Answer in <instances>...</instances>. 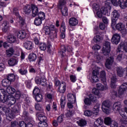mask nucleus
Listing matches in <instances>:
<instances>
[{
	"mask_svg": "<svg viewBox=\"0 0 127 127\" xmlns=\"http://www.w3.org/2000/svg\"><path fill=\"white\" fill-rule=\"evenodd\" d=\"M66 1L64 0H61L60 1L59 4L58 5V8H62V7H64V6H66Z\"/></svg>",
	"mask_w": 127,
	"mask_h": 127,
	"instance_id": "49530a36",
	"label": "nucleus"
},
{
	"mask_svg": "<svg viewBox=\"0 0 127 127\" xmlns=\"http://www.w3.org/2000/svg\"><path fill=\"white\" fill-rule=\"evenodd\" d=\"M102 39L103 38L102 37L99 35H96V36L94 37L93 41L94 42H96V43H98V42H100V41H101Z\"/></svg>",
	"mask_w": 127,
	"mask_h": 127,
	"instance_id": "37998d69",
	"label": "nucleus"
},
{
	"mask_svg": "<svg viewBox=\"0 0 127 127\" xmlns=\"http://www.w3.org/2000/svg\"><path fill=\"white\" fill-rule=\"evenodd\" d=\"M102 110L104 113L107 115L111 113V107H112V103L109 100H105L101 104Z\"/></svg>",
	"mask_w": 127,
	"mask_h": 127,
	"instance_id": "f03ea898",
	"label": "nucleus"
},
{
	"mask_svg": "<svg viewBox=\"0 0 127 127\" xmlns=\"http://www.w3.org/2000/svg\"><path fill=\"white\" fill-rule=\"evenodd\" d=\"M8 105H10V106H12V105H14L15 104V102H16V100L13 96H12L11 95H8Z\"/></svg>",
	"mask_w": 127,
	"mask_h": 127,
	"instance_id": "6ab92c4d",
	"label": "nucleus"
},
{
	"mask_svg": "<svg viewBox=\"0 0 127 127\" xmlns=\"http://www.w3.org/2000/svg\"><path fill=\"white\" fill-rule=\"evenodd\" d=\"M104 49H110L111 50V43L108 41H105L103 46Z\"/></svg>",
	"mask_w": 127,
	"mask_h": 127,
	"instance_id": "de8ad7c7",
	"label": "nucleus"
},
{
	"mask_svg": "<svg viewBox=\"0 0 127 127\" xmlns=\"http://www.w3.org/2000/svg\"><path fill=\"white\" fill-rule=\"evenodd\" d=\"M98 75H99V70L97 69H93L91 76V81L93 83L99 82V77H98Z\"/></svg>",
	"mask_w": 127,
	"mask_h": 127,
	"instance_id": "423d86ee",
	"label": "nucleus"
},
{
	"mask_svg": "<svg viewBox=\"0 0 127 127\" xmlns=\"http://www.w3.org/2000/svg\"><path fill=\"white\" fill-rule=\"evenodd\" d=\"M13 14H15L16 16L19 18V23L20 25V26L22 27L24 24H25V20L22 18V17L20 16L19 15V13H18V9L16 8H14L13 9Z\"/></svg>",
	"mask_w": 127,
	"mask_h": 127,
	"instance_id": "7ed1b4c3",
	"label": "nucleus"
},
{
	"mask_svg": "<svg viewBox=\"0 0 127 127\" xmlns=\"http://www.w3.org/2000/svg\"><path fill=\"white\" fill-rule=\"evenodd\" d=\"M3 99H2V102L3 103H5L7 102L8 103V96L6 95H3Z\"/></svg>",
	"mask_w": 127,
	"mask_h": 127,
	"instance_id": "e2e57ef3",
	"label": "nucleus"
},
{
	"mask_svg": "<svg viewBox=\"0 0 127 127\" xmlns=\"http://www.w3.org/2000/svg\"><path fill=\"white\" fill-rule=\"evenodd\" d=\"M42 19H40L39 18H36L34 21V24L35 25H37V26H38L42 23Z\"/></svg>",
	"mask_w": 127,
	"mask_h": 127,
	"instance_id": "09e8293b",
	"label": "nucleus"
},
{
	"mask_svg": "<svg viewBox=\"0 0 127 127\" xmlns=\"http://www.w3.org/2000/svg\"><path fill=\"white\" fill-rule=\"evenodd\" d=\"M67 99L70 103H75V102H76V96L72 94L69 93L67 94Z\"/></svg>",
	"mask_w": 127,
	"mask_h": 127,
	"instance_id": "a211bd4d",
	"label": "nucleus"
},
{
	"mask_svg": "<svg viewBox=\"0 0 127 127\" xmlns=\"http://www.w3.org/2000/svg\"><path fill=\"white\" fill-rule=\"evenodd\" d=\"M107 83L105 84V86L102 85L101 83H97L96 84V87L98 90H100L101 91H104V90H106V89H108V87H107Z\"/></svg>",
	"mask_w": 127,
	"mask_h": 127,
	"instance_id": "b1692460",
	"label": "nucleus"
},
{
	"mask_svg": "<svg viewBox=\"0 0 127 127\" xmlns=\"http://www.w3.org/2000/svg\"><path fill=\"white\" fill-rule=\"evenodd\" d=\"M113 63H114V57H110L106 60V62L105 64V66L106 68H107L108 69H110V68H111V65H112Z\"/></svg>",
	"mask_w": 127,
	"mask_h": 127,
	"instance_id": "f8f14e48",
	"label": "nucleus"
},
{
	"mask_svg": "<svg viewBox=\"0 0 127 127\" xmlns=\"http://www.w3.org/2000/svg\"><path fill=\"white\" fill-rule=\"evenodd\" d=\"M35 96V100L37 102H41L42 101V95L41 94H37Z\"/></svg>",
	"mask_w": 127,
	"mask_h": 127,
	"instance_id": "5fc2aeb1",
	"label": "nucleus"
},
{
	"mask_svg": "<svg viewBox=\"0 0 127 127\" xmlns=\"http://www.w3.org/2000/svg\"><path fill=\"white\" fill-rule=\"evenodd\" d=\"M112 119L109 117H107L104 119V123L107 126H110V125H112Z\"/></svg>",
	"mask_w": 127,
	"mask_h": 127,
	"instance_id": "79ce46f5",
	"label": "nucleus"
},
{
	"mask_svg": "<svg viewBox=\"0 0 127 127\" xmlns=\"http://www.w3.org/2000/svg\"><path fill=\"white\" fill-rule=\"evenodd\" d=\"M0 109H1L2 111L5 113V115H6V113L10 111L9 108L5 106H0Z\"/></svg>",
	"mask_w": 127,
	"mask_h": 127,
	"instance_id": "6e6d98bb",
	"label": "nucleus"
},
{
	"mask_svg": "<svg viewBox=\"0 0 127 127\" xmlns=\"http://www.w3.org/2000/svg\"><path fill=\"white\" fill-rule=\"evenodd\" d=\"M117 73L119 77H123L124 75L127 76V67L126 68H123L122 67H117Z\"/></svg>",
	"mask_w": 127,
	"mask_h": 127,
	"instance_id": "0eeeda50",
	"label": "nucleus"
},
{
	"mask_svg": "<svg viewBox=\"0 0 127 127\" xmlns=\"http://www.w3.org/2000/svg\"><path fill=\"white\" fill-rule=\"evenodd\" d=\"M9 85H10V81L7 78L4 79L2 81V85L3 87H9Z\"/></svg>",
	"mask_w": 127,
	"mask_h": 127,
	"instance_id": "473e14b6",
	"label": "nucleus"
},
{
	"mask_svg": "<svg viewBox=\"0 0 127 127\" xmlns=\"http://www.w3.org/2000/svg\"><path fill=\"white\" fill-rule=\"evenodd\" d=\"M64 118V115L62 114L60 116H59L57 119V122L59 124H61L62 122H63V118Z\"/></svg>",
	"mask_w": 127,
	"mask_h": 127,
	"instance_id": "bf43d9fd",
	"label": "nucleus"
},
{
	"mask_svg": "<svg viewBox=\"0 0 127 127\" xmlns=\"http://www.w3.org/2000/svg\"><path fill=\"white\" fill-rule=\"evenodd\" d=\"M61 10V12L63 15L64 16H66V15H68V8L66 6H64L61 8H60Z\"/></svg>",
	"mask_w": 127,
	"mask_h": 127,
	"instance_id": "7c9ffc66",
	"label": "nucleus"
},
{
	"mask_svg": "<svg viewBox=\"0 0 127 127\" xmlns=\"http://www.w3.org/2000/svg\"><path fill=\"white\" fill-rule=\"evenodd\" d=\"M119 31H120L121 33H122L123 35H126L127 34V29L126 28V26L121 29Z\"/></svg>",
	"mask_w": 127,
	"mask_h": 127,
	"instance_id": "774afa93",
	"label": "nucleus"
},
{
	"mask_svg": "<svg viewBox=\"0 0 127 127\" xmlns=\"http://www.w3.org/2000/svg\"><path fill=\"white\" fill-rule=\"evenodd\" d=\"M32 16L35 17L38 14V8L34 5H32Z\"/></svg>",
	"mask_w": 127,
	"mask_h": 127,
	"instance_id": "f3484780",
	"label": "nucleus"
},
{
	"mask_svg": "<svg viewBox=\"0 0 127 127\" xmlns=\"http://www.w3.org/2000/svg\"><path fill=\"white\" fill-rule=\"evenodd\" d=\"M100 78L101 81L104 83V84H106V72L105 71H102L100 74Z\"/></svg>",
	"mask_w": 127,
	"mask_h": 127,
	"instance_id": "bb28decb",
	"label": "nucleus"
},
{
	"mask_svg": "<svg viewBox=\"0 0 127 127\" xmlns=\"http://www.w3.org/2000/svg\"><path fill=\"white\" fill-rule=\"evenodd\" d=\"M125 111H124L122 110H121L120 111H119V114L122 117L123 119H127V108H125Z\"/></svg>",
	"mask_w": 127,
	"mask_h": 127,
	"instance_id": "393cba45",
	"label": "nucleus"
},
{
	"mask_svg": "<svg viewBox=\"0 0 127 127\" xmlns=\"http://www.w3.org/2000/svg\"><path fill=\"white\" fill-rule=\"evenodd\" d=\"M101 105L97 103L94 107V114L96 115V116L99 115V109H100Z\"/></svg>",
	"mask_w": 127,
	"mask_h": 127,
	"instance_id": "c756f323",
	"label": "nucleus"
},
{
	"mask_svg": "<svg viewBox=\"0 0 127 127\" xmlns=\"http://www.w3.org/2000/svg\"><path fill=\"white\" fill-rule=\"evenodd\" d=\"M37 58V56H36V54L34 53L30 54L28 56V59L29 61H31V62L35 61Z\"/></svg>",
	"mask_w": 127,
	"mask_h": 127,
	"instance_id": "cd10ccee",
	"label": "nucleus"
},
{
	"mask_svg": "<svg viewBox=\"0 0 127 127\" xmlns=\"http://www.w3.org/2000/svg\"><path fill=\"white\" fill-rule=\"evenodd\" d=\"M7 79L10 82H13L15 80V75H14L13 74H9L7 76Z\"/></svg>",
	"mask_w": 127,
	"mask_h": 127,
	"instance_id": "c9c22d12",
	"label": "nucleus"
},
{
	"mask_svg": "<svg viewBox=\"0 0 127 127\" xmlns=\"http://www.w3.org/2000/svg\"><path fill=\"white\" fill-rule=\"evenodd\" d=\"M65 91H66V83L64 82H63L60 85L59 92L62 94H64V93H65Z\"/></svg>",
	"mask_w": 127,
	"mask_h": 127,
	"instance_id": "2eb2a0df",
	"label": "nucleus"
},
{
	"mask_svg": "<svg viewBox=\"0 0 127 127\" xmlns=\"http://www.w3.org/2000/svg\"><path fill=\"white\" fill-rule=\"evenodd\" d=\"M66 52V47L63 46L61 47V51L60 52V54L62 55V57L65 56V53Z\"/></svg>",
	"mask_w": 127,
	"mask_h": 127,
	"instance_id": "c03bdc74",
	"label": "nucleus"
},
{
	"mask_svg": "<svg viewBox=\"0 0 127 127\" xmlns=\"http://www.w3.org/2000/svg\"><path fill=\"white\" fill-rule=\"evenodd\" d=\"M69 23L70 26H75L78 24V20L75 18H71L69 20Z\"/></svg>",
	"mask_w": 127,
	"mask_h": 127,
	"instance_id": "412c9836",
	"label": "nucleus"
},
{
	"mask_svg": "<svg viewBox=\"0 0 127 127\" xmlns=\"http://www.w3.org/2000/svg\"><path fill=\"white\" fill-rule=\"evenodd\" d=\"M18 60L16 59L11 58L8 61V64L9 66H14L17 64Z\"/></svg>",
	"mask_w": 127,
	"mask_h": 127,
	"instance_id": "aec40b11",
	"label": "nucleus"
},
{
	"mask_svg": "<svg viewBox=\"0 0 127 127\" xmlns=\"http://www.w3.org/2000/svg\"><path fill=\"white\" fill-rule=\"evenodd\" d=\"M110 95L113 99H116L118 96V92H117V91L115 90H111L110 92Z\"/></svg>",
	"mask_w": 127,
	"mask_h": 127,
	"instance_id": "3c124183",
	"label": "nucleus"
},
{
	"mask_svg": "<svg viewBox=\"0 0 127 127\" xmlns=\"http://www.w3.org/2000/svg\"><path fill=\"white\" fill-rule=\"evenodd\" d=\"M125 51V52H127V43H125L124 45L121 44L118 46V49L117 50V52H123Z\"/></svg>",
	"mask_w": 127,
	"mask_h": 127,
	"instance_id": "9d476101",
	"label": "nucleus"
},
{
	"mask_svg": "<svg viewBox=\"0 0 127 127\" xmlns=\"http://www.w3.org/2000/svg\"><path fill=\"white\" fill-rule=\"evenodd\" d=\"M105 7L108 9H109V10H111V9H112V3H111L110 2L108 1H105Z\"/></svg>",
	"mask_w": 127,
	"mask_h": 127,
	"instance_id": "13d9d810",
	"label": "nucleus"
},
{
	"mask_svg": "<svg viewBox=\"0 0 127 127\" xmlns=\"http://www.w3.org/2000/svg\"><path fill=\"white\" fill-rule=\"evenodd\" d=\"M121 40V36L119 34H115L112 38L111 41L113 44H119Z\"/></svg>",
	"mask_w": 127,
	"mask_h": 127,
	"instance_id": "6e6552de",
	"label": "nucleus"
},
{
	"mask_svg": "<svg viewBox=\"0 0 127 127\" xmlns=\"http://www.w3.org/2000/svg\"><path fill=\"white\" fill-rule=\"evenodd\" d=\"M38 126L39 127H48V124L47 121H42L39 123Z\"/></svg>",
	"mask_w": 127,
	"mask_h": 127,
	"instance_id": "58836bf2",
	"label": "nucleus"
},
{
	"mask_svg": "<svg viewBox=\"0 0 127 127\" xmlns=\"http://www.w3.org/2000/svg\"><path fill=\"white\" fill-rule=\"evenodd\" d=\"M127 90V82L123 83L119 88L118 94L120 96H124Z\"/></svg>",
	"mask_w": 127,
	"mask_h": 127,
	"instance_id": "39448f33",
	"label": "nucleus"
},
{
	"mask_svg": "<svg viewBox=\"0 0 127 127\" xmlns=\"http://www.w3.org/2000/svg\"><path fill=\"white\" fill-rule=\"evenodd\" d=\"M7 24H8V22L6 21H4L2 24V25L3 27L2 30L4 32H6V31H7Z\"/></svg>",
	"mask_w": 127,
	"mask_h": 127,
	"instance_id": "8fccbe9b",
	"label": "nucleus"
},
{
	"mask_svg": "<svg viewBox=\"0 0 127 127\" xmlns=\"http://www.w3.org/2000/svg\"><path fill=\"white\" fill-rule=\"evenodd\" d=\"M89 98L91 102H97V99H99L100 97H97V96L93 94H90L89 95Z\"/></svg>",
	"mask_w": 127,
	"mask_h": 127,
	"instance_id": "72a5a7b5",
	"label": "nucleus"
},
{
	"mask_svg": "<svg viewBox=\"0 0 127 127\" xmlns=\"http://www.w3.org/2000/svg\"><path fill=\"white\" fill-rule=\"evenodd\" d=\"M32 5L31 6H25L24 8V12L25 14H29L31 12Z\"/></svg>",
	"mask_w": 127,
	"mask_h": 127,
	"instance_id": "5701e85b",
	"label": "nucleus"
},
{
	"mask_svg": "<svg viewBox=\"0 0 127 127\" xmlns=\"http://www.w3.org/2000/svg\"><path fill=\"white\" fill-rule=\"evenodd\" d=\"M92 94L97 96V98H100V91L97 88H93L92 89Z\"/></svg>",
	"mask_w": 127,
	"mask_h": 127,
	"instance_id": "e433bc0d",
	"label": "nucleus"
},
{
	"mask_svg": "<svg viewBox=\"0 0 127 127\" xmlns=\"http://www.w3.org/2000/svg\"><path fill=\"white\" fill-rule=\"evenodd\" d=\"M33 94L34 95V96H36V95H39L40 94V89L38 88V87H35L33 91Z\"/></svg>",
	"mask_w": 127,
	"mask_h": 127,
	"instance_id": "4d7b16f0",
	"label": "nucleus"
},
{
	"mask_svg": "<svg viewBox=\"0 0 127 127\" xmlns=\"http://www.w3.org/2000/svg\"><path fill=\"white\" fill-rule=\"evenodd\" d=\"M92 6L93 9H95V10H99L100 9V5H99V4H97L96 3H94Z\"/></svg>",
	"mask_w": 127,
	"mask_h": 127,
	"instance_id": "680f3d73",
	"label": "nucleus"
},
{
	"mask_svg": "<svg viewBox=\"0 0 127 127\" xmlns=\"http://www.w3.org/2000/svg\"><path fill=\"white\" fill-rule=\"evenodd\" d=\"M76 123L79 127H85L87 125V121L84 119L79 120Z\"/></svg>",
	"mask_w": 127,
	"mask_h": 127,
	"instance_id": "2f4dec72",
	"label": "nucleus"
},
{
	"mask_svg": "<svg viewBox=\"0 0 127 127\" xmlns=\"http://www.w3.org/2000/svg\"><path fill=\"white\" fill-rule=\"evenodd\" d=\"M102 52L103 54L105 56H109L110 52H111V50L109 49H104V48H102Z\"/></svg>",
	"mask_w": 127,
	"mask_h": 127,
	"instance_id": "a18cd8bd",
	"label": "nucleus"
},
{
	"mask_svg": "<svg viewBox=\"0 0 127 127\" xmlns=\"http://www.w3.org/2000/svg\"><path fill=\"white\" fill-rule=\"evenodd\" d=\"M15 117V115L12 112V111L10 110L8 113H6V119L8 120V121H11L13 119H14Z\"/></svg>",
	"mask_w": 127,
	"mask_h": 127,
	"instance_id": "4468645a",
	"label": "nucleus"
},
{
	"mask_svg": "<svg viewBox=\"0 0 127 127\" xmlns=\"http://www.w3.org/2000/svg\"><path fill=\"white\" fill-rule=\"evenodd\" d=\"M35 82L36 84H39L44 87H45L47 85L46 79L45 78L36 77Z\"/></svg>",
	"mask_w": 127,
	"mask_h": 127,
	"instance_id": "1a4fd4ad",
	"label": "nucleus"
},
{
	"mask_svg": "<svg viewBox=\"0 0 127 127\" xmlns=\"http://www.w3.org/2000/svg\"><path fill=\"white\" fill-rule=\"evenodd\" d=\"M112 14L113 15V17L112 18V23L111 26H115L117 24V21L119 19V17H120V13L117 10H114Z\"/></svg>",
	"mask_w": 127,
	"mask_h": 127,
	"instance_id": "20e7f679",
	"label": "nucleus"
},
{
	"mask_svg": "<svg viewBox=\"0 0 127 127\" xmlns=\"http://www.w3.org/2000/svg\"><path fill=\"white\" fill-rule=\"evenodd\" d=\"M119 5L121 8L125 7V0H117V6Z\"/></svg>",
	"mask_w": 127,
	"mask_h": 127,
	"instance_id": "ea45409f",
	"label": "nucleus"
},
{
	"mask_svg": "<svg viewBox=\"0 0 127 127\" xmlns=\"http://www.w3.org/2000/svg\"><path fill=\"white\" fill-rule=\"evenodd\" d=\"M92 114L91 111L90 110H86L84 111V115L87 117H90V116H92Z\"/></svg>",
	"mask_w": 127,
	"mask_h": 127,
	"instance_id": "69168bd1",
	"label": "nucleus"
},
{
	"mask_svg": "<svg viewBox=\"0 0 127 127\" xmlns=\"http://www.w3.org/2000/svg\"><path fill=\"white\" fill-rule=\"evenodd\" d=\"M38 119L40 122H47V117L43 114H39Z\"/></svg>",
	"mask_w": 127,
	"mask_h": 127,
	"instance_id": "a878e982",
	"label": "nucleus"
},
{
	"mask_svg": "<svg viewBox=\"0 0 127 127\" xmlns=\"http://www.w3.org/2000/svg\"><path fill=\"white\" fill-rule=\"evenodd\" d=\"M84 104H85V105H87V106H90V105H91V103L90 99H89V98H85L84 100Z\"/></svg>",
	"mask_w": 127,
	"mask_h": 127,
	"instance_id": "052dcab7",
	"label": "nucleus"
},
{
	"mask_svg": "<svg viewBox=\"0 0 127 127\" xmlns=\"http://www.w3.org/2000/svg\"><path fill=\"white\" fill-rule=\"evenodd\" d=\"M24 47L27 50H31L33 49V43L30 41H28L23 44Z\"/></svg>",
	"mask_w": 127,
	"mask_h": 127,
	"instance_id": "dca6fc26",
	"label": "nucleus"
},
{
	"mask_svg": "<svg viewBox=\"0 0 127 127\" xmlns=\"http://www.w3.org/2000/svg\"><path fill=\"white\" fill-rule=\"evenodd\" d=\"M100 11L101 13H103L105 15H109V11H108V9L106 7H102Z\"/></svg>",
	"mask_w": 127,
	"mask_h": 127,
	"instance_id": "a19ab883",
	"label": "nucleus"
},
{
	"mask_svg": "<svg viewBox=\"0 0 127 127\" xmlns=\"http://www.w3.org/2000/svg\"><path fill=\"white\" fill-rule=\"evenodd\" d=\"M30 126H32V124L28 123L26 125V124L24 122V121H20L19 122V127H29Z\"/></svg>",
	"mask_w": 127,
	"mask_h": 127,
	"instance_id": "f704fd0d",
	"label": "nucleus"
},
{
	"mask_svg": "<svg viewBox=\"0 0 127 127\" xmlns=\"http://www.w3.org/2000/svg\"><path fill=\"white\" fill-rule=\"evenodd\" d=\"M45 34L49 35L51 39H54L57 37V33L58 29H56L53 25H51L50 27L46 26L44 27Z\"/></svg>",
	"mask_w": 127,
	"mask_h": 127,
	"instance_id": "f257e3e1",
	"label": "nucleus"
},
{
	"mask_svg": "<svg viewBox=\"0 0 127 127\" xmlns=\"http://www.w3.org/2000/svg\"><path fill=\"white\" fill-rule=\"evenodd\" d=\"M17 37L20 39H24L26 37V33L25 31H20L18 33Z\"/></svg>",
	"mask_w": 127,
	"mask_h": 127,
	"instance_id": "4be33fe9",
	"label": "nucleus"
},
{
	"mask_svg": "<svg viewBox=\"0 0 127 127\" xmlns=\"http://www.w3.org/2000/svg\"><path fill=\"white\" fill-rule=\"evenodd\" d=\"M7 40L9 43H17L18 44L19 42L16 40V38L13 35H9L7 38Z\"/></svg>",
	"mask_w": 127,
	"mask_h": 127,
	"instance_id": "9b49d317",
	"label": "nucleus"
},
{
	"mask_svg": "<svg viewBox=\"0 0 127 127\" xmlns=\"http://www.w3.org/2000/svg\"><path fill=\"white\" fill-rule=\"evenodd\" d=\"M38 18H40L42 20H44L45 19V14L43 12H41L39 13L38 14Z\"/></svg>",
	"mask_w": 127,
	"mask_h": 127,
	"instance_id": "864d4df0",
	"label": "nucleus"
},
{
	"mask_svg": "<svg viewBox=\"0 0 127 127\" xmlns=\"http://www.w3.org/2000/svg\"><path fill=\"white\" fill-rule=\"evenodd\" d=\"M92 49L95 50V51L100 50V49H101V46H100L99 45H95L93 46Z\"/></svg>",
	"mask_w": 127,
	"mask_h": 127,
	"instance_id": "338daca9",
	"label": "nucleus"
},
{
	"mask_svg": "<svg viewBox=\"0 0 127 127\" xmlns=\"http://www.w3.org/2000/svg\"><path fill=\"white\" fill-rule=\"evenodd\" d=\"M46 44L44 43H41L39 44V48L40 50H42V51H45L46 50Z\"/></svg>",
	"mask_w": 127,
	"mask_h": 127,
	"instance_id": "603ef678",
	"label": "nucleus"
},
{
	"mask_svg": "<svg viewBox=\"0 0 127 127\" xmlns=\"http://www.w3.org/2000/svg\"><path fill=\"white\" fill-rule=\"evenodd\" d=\"M103 123H104V121L101 118H99L94 123V126H95V127H99V126H102V125H103Z\"/></svg>",
	"mask_w": 127,
	"mask_h": 127,
	"instance_id": "c85d7f7f",
	"label": "nucleus"
},
{
	"mask_svg": "<svg viewBox=\"0 0 127 127\" xmlns=\"http://www.w3.org/2000/svg\"><path fill=\"white\" fill-rule=\"evenodd\" d=\"M122 109V104L120 102L115 103L113 105V111L114 112H120Z\"/></svg>",
	"mask_w": 127,
	"mask_h": 127,
	"instance_id": "ddd939ff",
	"label": "nucleus"
},
{
	"mask_svg": "<svg viewBox=\"0 0 127 127\" xmlns=\"http://www.w3.org/2000/svg\"><path fill=\"white\" fill-rule=\"evenodd\" d=\"M61 30L63 32H65L66 30V27L65 26V23L64 22H62Z\"/></svg>",
	"mask_w": 127,
	"mask_h": 127,
	"instance_id": "0e129e2a",
	"label": "nucleus"
},
{
	"mask_svg": "<svg viewBox=\"0 0 127 127\" xmlns=\"http://www.w3.org/2000/svg\"><path fill=\"white\" fill-rule=\"evenodd\" d=\"M126 26L123 24L122 23H118L116 25V28L117 29V30H119V31L122 30V28H124Z\"/></svg>",
	"mask_w": 127,
	"mask_h": 127,
	"instance_id": "4c0bfd02",
	"label": "nucleus"
}]
</instances>
